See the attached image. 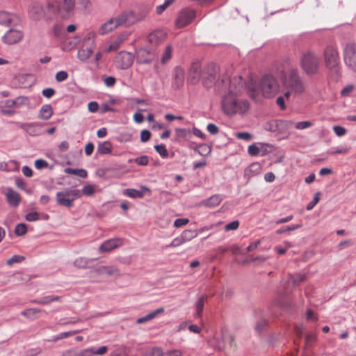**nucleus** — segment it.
Returning <instances> with one entry per match:
<instances>
[{
    "mask_svg": "<svg viewBox=\"0 0 356 356\" xmlns=\"http://www.w3.org/2000/svg\"><path fill=\"white\" fill-rule=\"evenodd\" d=\"M197 236V232L196 230L188 229L184 231L181 236L183 238L184 243L190 241L193 238H195Z\"/></svg>",
    "mask_w": 356,
    "mask_h": 356,
    "instance_id": "nucleus-40",
    "label": "nucleus"
},
{
    "mask_svg": "<svg viewBox=\"0 0 356 356\" xmlns=\"http://www.w3.org/2000/svg\"><path fill=\"white\" fill-rule=\"evenodd\" d=\"M166 34L162 30H156L149 34L147 37L148 42L152 45H158L163 42L165 39Z\"/></svg>",
    "mask_w": 356,
    "mask_h": 356,
    "instance_id": "nucleus-25",
    "label": "nucleus"
},
{
    "mask_svg": "<svg viewBox=\"0 0 356 356\" xmlns=\"http://www.w3.org/2000/svg\"><path fill=\"white\" fill-rule=\"evenodd\" d=\"M222 202V198L219 195H214L207 200H204L202 204L208 207H216Z\"/></svg>",
    "mask_w": 356,
    "mask_h": 356,
    "instance_id": "nucleus-34",
    "label": "nucleus"
},
{
    "mask_svg": "<svg viewBox=\"0 0 356 356\" xmlns=\"http://www.w3.org/2000/svg\"><path fill=\"white\" fill-rule=\"evenodd\" d=\"M26 225L23 223L17 225L15 229V233L17 236H23L26 233Z\"/></svg>",
    "mask_w": 356,
    "mask_h": 356,
    "instance_id": "nucleus-52",
    "label": "nucleus"
},
{
    "mask_svg": "<svg viewBox=\"0 0 356 356\" xmlns=\"http://www.w3.org/2000/svg\"><path fill=\"white\" fill-rule=\"evenodd\" d=\"M316 341V335L314 333L308 334L305 337V344L304 349H307L312 346L313 343Z\"/></svg>",
    "mask_w": 356,
    "mask_h": 356,
    "instance_id": "nucleus-48",
    "label": "nucleus"
},
{
    "mask_svg": "<svg viewBox=\"0 0 356 356\" xmlns=\"http://www.w3.org/2000/svg\"><path fill=\"white\" fill-rule=\"evenodd\" d=\"M195 17V12L193 9L184 8L179 12L176 19L175 24L178 28L184 27L193 20Z\"/></svg>",
    "mask_w": 356,
    "mask_h": 356,
    "instance_id": "nucleus-12",
    "label": "nucleus"
},
{
    "mask_svg": "<svg viewBox=\"0 0 356 356\" xmlns=\"http://www.w3.org/2000/svg\"><path fill=\"white\" fill-rule=\"evenodd\" d=\"M123 194L131 198H142L143 197L142 192L133 188L125 189Z\"/></svg>",
    "mask_w": 356,
    "mask_h": 356,
    "instance_id": "nucleus-42",
    "label": "nucleus"
},
{
    "mask_svg": "<svg viewBox=\"0 0 356 356\" xmlns=\"http://www.w3.org/2000/svg\"><path fill=\"white\" fill-rule=\"evenodd\" d=\"M75 0H47V8L52 13H58L62 17H69L74 8Z\"/></svg>",
    "mask_w": 356,
    "mask_h": 356,
    "instance_id": "nucleus-5",
    "label": "nucleus"
},
{
    "mask_svg": "<svg viewBox=\"0 0 356 356\" xmlns=\"http://www.w3.org/2000/svg\"><path fill=\"white\" fill-rule=\"evenodd\" d=\"M79 321V319L77 318H70L69 319L67 318H60L58 324L60 325H65L68 324H75Z\"/></svg>",
    "mask_w": 356,
    "mask_h": 356,
    "instance_id": "nucleus-55",
    "label": "nucleus"
},
{
    "mask_svg": "<svg viewBox=\"0 0 356 356\" xmlns=\"http://www.w3.org/2000/svg\"><path fill=\"white\" fill-rule=\"evenodd\" d=\"M312 126V123L309 121L299 122L295 124V127L297 129H305Z\"/></svg>",
    "mask_w": 356,
    "mask_h": 356,
    "instance_id": "nucleus-64",
    "label": "nucleus"
},
{
    "mask_svg": "<svg viewBox=\"0 0 356 356\" xmlns=\"http://www.w3.org/2000/svg\"><path fill=\"white\" fill-rule=\"evenodd\" d=\"M155 150L163 158H166L168 156V150L164 145H156L154 146Z\"/></svg>",
    "mask_w": 356,
    "mask_h": 356,
    "instance_id": "nucleus-51",
    "label": "nucleus"
},
{
    "mask_svg": "<svg viewBox=\"0 0 356 356\" xmlns=\"http://www.w3.org/2000/svg\"><path fill=\"white\" fill-rule=\"evenodd\" d=\"M23 38V33L18 30L10 29L3 37V41L8 44H14L19 42Z\"/></svg>",
    "mask_w": 356,
    "mask_h": 356,
    "instance_id": "nucleus-21",
    "label": "nucleus"
},
{
    "mask_svg": "<svg viewBox=\"0 0 356 356\" xmlns=\"http://www.w3.org/2000/svg\"><path fill=\"white\" fill-rule=\"evenodd\" d=\"M42 124L39 122L32 123H21L19 127L26 131L31 136H39L41 134L40 128L42 127Z\"/></svg>",
    "mask_w": 356,
    "mask_h": 356,
    "instance_id": "nucleus-23",
    "label": "nucleus"
},
{
    "mask_svg": "<svg viewBox=\"0 0 356 356\" xmlns=\"http://www.w3.org/2000/svg\"><path fill=\"white\" fill-rule=\"evenodd\" d=\"M42 312H44L42 309L38 308H30L22 311L21 314L29 320H34Z\"/></svg>",
    "mask_w": 356,
    "mask_h": 356,
    "instance_id": "nucleus-32",
    "label": "nucleus"
},
{
    "mask_svg": "<svg viewBox=\"0 0 356 356\" xmlns=\"http://www.w3.org/2000/svg\"><path fill=\"white\" fill-rule=\"evenodd\" d=\"M164 312V309L163 307L159 308L156 309L155 311L150 312L149 314H147L146 316L138 318L136 321V323L138 324H143L145 323H147L152 319L154 318L156 316L159 314H163Z\"/></svg>",
    "mask_w": 356,
    "mask_h": 356,
    "instance_id": "nucleus-31",
    "label": "nucleus"
},
{
    "mask_svg": "<svg viewBox=\"0 0 356 356\" xmlns=\"http://www.w3.org/2000/svg\"><path fill=\"white\" fill-rule=\"evenodd\" d=\"M60 300V297L58 296H47L43 297L40 300H34L31 302L33 303L39 304V305H48L52 302L58 301Z\"/></svg>",
    "mask_w": 356,
    "mask_h": 356,
    "instance_id": "nucleus-36",
    "label": "nucleus"
},
{
    "mask_svg": "<svg viewBox=\"0 0 356 356\" xmlns=\"http://www.w3.org/2000/svg\"><path fill=\"white\" fill-rule=\"evenodd\" d=\"M325 65L330 70L337 71L339 63V54L336 44H327L323 51Z\"/></svg>",
    "mask_w": 356,
    "mask_h": 356,
    "instance_id": "nucleus-6",
    "label": "nucleus"
},
{
    "mask_svg": "<svg viewBox=\"0 0 356 356\" xmlns=\"http://www.w3.org/2000/svg\"><path fill=\"white\" fill-rule=\"evenodd\" d=\"M88 264L89 261L83 257L77 258L74 262V266L79 268H86Z\"/></svg>",
    "mask_w": 356,
    "mask_h": 356,
    "instance_id": "nucleus-50",
    "label": "nucleus"
},
{
    "mask_svg": "<svg viewBox=\"0 0 356 356\" xmlns=\"http://www.w3.org/2000/svg\"><path fill=\"white\" fill-rule=\"evenodd\" d=\"M112 151V145L109 141H104L99 144L97 152L101 154H110Z\"/></svg>",
    "mask_w": 356,
    "mask_h": 356,
    "instance_id": "nucleus-38",
    "label": "nucleus"
},
{
    "mask_svg": "<svg viewBox=\"0 0 356 356\" xmlns=\"http://www.w3.org/2000/svg\"><path fill=\"white\" fill-rule=\"evenodd\" d=\"M275 127H271V131H279L280 133H288L289 130L293 126L291 120H276L274 122Z\"/></svg>",
    "mask_w": 356,
    "mask_h": 356,
    "instance_id": "nucleus-24",
    "label": "nucleus"
},
{
    "mask_svg": "<svg viewBox=\"0 0 356 356\" xmlns=\"http://www.w3.org/2000/svg\"><path fill=\"white\" fill-rule=\"evenodd\" d=\"M248 152L250 156H255L260 154V147L253 144L248 147Z\"/></svg>",
    "mask_w": 356,
    "mask_h": 356,
    "instance_id": "nucleus-57",
    "label": "nucleus"
},
{
    "mask_svg": "<svg viewBox=\"0 0 356 356\" xmlns=\"http://www.w3.org/2000/svg\"><path fill=\"white\" fill-rule=\"evenodd\" d=\"M132 161H134L136 163H137L139 165L145 166L148 165L149 163V159L147 156L143 155L140 156L139 157L136 158L134 160L129 159V162L131 163Z\"/></svg>",
    "mask_w": 356,
    "mask_h": 356,
    "instance_id": "nucleus-47",
    "label": "nucleus"
},
{
    "mask_svg": "<svg viewBox=\"0 0 356 356\" xmlns=\"http://www.w3.org/2000/svg\"><path fill=\"white\" fill-rule=\"evenodd\" d=\"M306 280V275L297 273L291 276V281L294 286L298 285L300 283L304 282Z\"/></svg>",
    "mask_w": 356,
    "mask_h": 356,
    "instance_id": "nucleus-43",
    "label": "nucleus"
},
{
    "mask_svg": "<svg viewBox=\"0 0 356 356\" xmlns=\"http://www.w3.org/2000/svg\"><path fill=\"white\" fill-rule=\"evenodd\" d=\"M130 34L131 33L129 31H122L118 33V35L113 36L111 38V44L106 49V51L108 53L113 51L118 50L120 48V45L128 39Z\"/></svg>",
    "mask_w": 356,
    "mask_h": 356,
    "instance_id": "nucleus-15",
    "label": "nucleus"
},
{
    "mask_svg": "<svg viewBox=\"0 0 356 356\" xmlns=\"http://www.w3.org/2000/svg\"><path fill=\"white\" fill-rule=\"evenodd\" d=\"M19 17L16 15L6 11H0V24L9 26L17 24Z\"/></svg>",
    "mask_w": 356,
    "mask_h": 356,
    "instance_id": "nucleus-22",
    "label": "nucleus"
},
{
    "mask_svg": "<svg viewBox=\"0 0 356 356\" xmlns=\"http://www.w3.org/2000/svg\"><path fill=\"white\" fill-rule=\"evenodd\" d=\"M53 108L50 104H44L40 108L38 113V118L43 120H47L53 115Z\"/></svg>",
    "mask_w": 356,
    "mask_h": 356,
    "instance_id": "nucleus-30",
    "label": "nucleus"
},
{
    "mask_svg": "<svg viewBox=\"0 0 356 356\" xmlns=\"http://www.w3.org/2000/svg\"><path fill=\"white\" fill-rule=\"evenodd\" d=\"M136 56L137 61L143 64L149 63L154 57V53L145 47H140L136 49Z\"/></svg>",
    "mask_w": 356,
    "mask_h": 356,
    "instance_id": "nucleus-18",
    "label": "nucleus"
},
{
    "mask_svg": "<svg viewBox=\"0 0 356 356\" xmlns=\"http://www.w3.org/2000/svg\"><path fill=\"white\" fill-rule=\"evenodd\" d=\"M203 70L201 69V65L200 62H193L190 67L188 74V81L195 84L197 83L200 78H202Z\"/></svg>",
    "mask_w": 356,
    "mask_h": 356,
    "instance_id": "nucleus-20",
    "label": "nucleus"
},
{
    "mask_svg": "<svg viewBox=\"0 0 356 356\" xmlns=\"http://www.w3.org/2000/svg\"><path fill=\"white\" fill-rule=\"evenodd\" d=\"M221 83L222 88L225 90H227L221 101L223 113L227 116L244 115L249 110L250 105L247 100L238 97L244 86L242 78L240 76H234L232 79L225 77L222 79Z\"/></svg>",
    "mask_w": 356,
    "mask_h": 356,
    "instance_id": "nucleus-1",
    "label": "nucleus"
},
{
    "mask_svg": "<svg viewBox=\"0 0 356 356\" xmlns=\"http://www.w3.org/2000/svg\"><path fill=\"white\" fill-rule=\"evenodd\" d=\"M70 44L71 45L72 48L76 47V46L79 44H82L81 43V38H80V35H76L75 37H73L70 39Z\"/></svg>",
    "mask_w": 356,
    "mask_h": 356,
    "instance_id": "nucleus-63",
    "label": "nucleus"
},
{
    "mask_svg": "<svg viewBox=\"0 0 356 356\" xmlns=\"http://www.w3.org/2000/svg\"><path fill=\"white\" fill-rule=\"evenodd\" d=\"M301 227V225L297 224L291 226H287L286 227H282L276 231V234H281L288 231H293Z\"/></svg>",
    "mask_w": 356,
    "mask_h": 356,
    "instance_id": "nucleus-54",
    "label": "nucleus"
},
{
    "mask_svg": "<svg viewBox=\"0 0 356 356\" xmlns=\"http://www.w3.org/2000/svg\"><path fill=\"white\" fill-rule=\"evenodd\" d=\"M108 347L102 346L101 347H90L82 350H76V356H95L103 355L108 352Z\"/></svg>",
    "mask_w": 356,
    "mask_h": 356,
    "instance_id": "nucleus-16",
    "label": "nucleus"
},
{
    "mask_svg": "<svg viewBox=\"0 0 356 356\" xmlns=\"http://www.w3.org/2000/svg\"><path fill=\"white\" fill-rule=\"evenodd\" d=\"M174 2L175 0H165L163 4L156 7V14L161 15Z\"/></svg>",
    "mask_w": 356,
    "mask_h": 356,
    "instance_id": "nucleus-44",
    "label": "nucleus"
},
{
    "mask_svg": "<svg viewBox=\"0 0 356 356\" xmlns=\"http://www.w3.org/2000/svg\"><path fill=\"white\" fill-rule=\"evenodd\" d=\"M247 88L249 96L252 99H256L259 95V91L264 97H273L280 92V87L275 77L267 74L261 79L259 87L255 83L251 81L248 84Z\"/></svg>",
    "mask_w": 356,
    "mask_h": 356,
    "instance_id": "nucleus-3",
    "label": "nucleus"
},
{
    "mask_svg": "<svg viewBox=\"0 0 356 356\" xmlns=\"http://www.w3.org/2000/svg\"><path fill=\"white\" fill-rule=\"evenodd\" d=\"M16 108H21L22 106H28L29 105V100L26 97H18L15 99Z\"/></svg>",
    "mask_w": 356,
    "mask_h": 356,
    "instance_id": "nucleus-45",
    "label": "nucleus"
},
{
    "mask_svg": "<svg viewBox=\"0 0 356 356\" xmlns=\"http://www.w3.org/2000/svg\"><path fill=\"white\" fill-rule=\"evenodd\" d=\"M68 77V74L65 71H59L56 74V80L58 82L66 80Z\"/></svg>",
    "mask_w": 356,
    "mask_h": 356,
    "instance_id": "nucleus-61",
    "label": "nucleus"
},
{
    "mask_svg": "<svg viewBox=\"0 0 356 356\" xmlns=\"http://www.w3.org/2000/svg\"><path fill=\"white\" fill-rule=\"evenodd\" d=\"M261 165L258 162L251 163L245 170V174L248 176H255L260 173Z\"/></svg>",
    "mask_w": 356,
    "mask_h": 356,
    "instance_id": "nucleus-33",
    "label": "nucleus"
},
{
    "mask_svg": "<svg viewBox=\"0 0 356 356\" xmlns=\"http://www.w3.org/2000/svg\"><path fill=\"white\" fill-rule=\"evenodd\" d=\"M81 38L82 44L95 45L96 33L94 31H86L82 35H79Z\"/></svg>",
    "mask_w": 356,
    "mask_h": 356,
    "instance_id": "nucleus-29",
    "label": "nucleus"
},
{
    "mask_svg": "<svg viewBox=\"0 0 356 356\" xmlns=\"http://www.w3.org/2000/svg\"><path fill=\"white\" fill-rule=\"evenodd\" d=\"M185 74L184 71L181 67H176L174 70V80L172 86L174 88H179L184 83Z\"/></svg>",
    "mask_w": 356,
    "mask_h": 356,
    "instance_id": "nucleus-27",
    "label": "nucleus"
},
{
    "mask_svg": "<svg viewBox=\"0 0 356 356\" xmlns=\"http://www.w3.org/2000/svg\"><path fill=\"white\" fill-rule=\"evenodd\" d=\"M184 243V241L180 235L179 237L174 238L172 241V242L169 245H168L166 247L176 248V247L180 246L181 245H182Z\"/></svg>",
    "mask_w": 356,
    "mask_h": 356,
    "instance_id": "nucleus-59",
    "label": "nucleus"
},
{
    "mask_svg": "<svg viewBox=\"0 0 356 356\" xmlns=\"http://www.w3.org/2000/svg\"><path fill=\"white\" fill-rule=\"evenodd\" d=\"M81 197V192L78 189H65L56 193V202L58 204L70 208L73 202Z\"/></svg>",
    "mask_w": 356,
    "mask_h": 356,
    "instance_id": "nucleus-8",
    "label": "nucleus"
},
{
    "mask_svg": "<svg viewBox=\"0 0 356 356\" xmlns=\"http://www.w3.org/2000/svg\"><path fill=\"white\" fill-rule=\"evenodd\" d=\"M64 172L66 174L74 175L82 178H86L88 175L87 171L84 169H73L70 168H66L64 170Z\"/></svg>",
    "mask_w": 356,
    "mask_h": 356,
    "instance_id": "nucleus-39",
    "label": "nucleus"
},
{
    "mask_svg": "<svg viewBox=\"0 0 356 356\" xmlns=\"http://www.w3.org/2000/svg\"><path fill=\"white\" fill-rule=\"evenodd\" d=\"M95 45H86L82 44L80 49L78 51L77 57L81 61L87 60L92 55Z\"/></svg>",
    "mask_w": 356,
    "mask_h": 356,
    "instance_id": "nucleus-26",
    "label": "nucleus"
},
{
    "mask_svg": "<svg viewBox=\"0 0 356 356\" xmlns=\"http://www.w3.org/2000/svg\"><path fill=\"white\" fill-rule=\"evenodd\" d=\"M120 26H127L122 12L103 23L98 29V33L101 35H104L113 31Z\"/></svg>",
    "mask_w": 356,
    "mask_h": 356,
    "instance_id": "nucleus-7",
    "label": "nucleus"
},
{
    "mask_svg": "<svg viewBox=\"0 0 356 356\" xmlns=\"http://www.w3.org/2000/svg\"><path fill=\"white\" fill-rule=\"evenodd\" d=\"M172 47L170 46H167L165 49V51L163 54L161 58V63L163 64L166 63L172 57Z\"/></svg>",
    "mask_w": 356,
    "mask_h": 356,
    "instance_id": "nucleus-49",
    "label": "nucleus"
},
{
    "mask_svg": "<svg viewBox=\"0 0 356 356\" xmlns=\"http://www.w3.org/2000/svg\"><path fill=\"white\" fill-rule=\"evenodd\" d=\"M79 332H80L79 330H72V331H68V332H60L58 335L54 336L51 341H57L59 340H62L63 339L74 336L76 334L79 333Z\"/></svg>",
    "mask_w": 356,
    "mask_h": 356,
    "instance_id": "nucleus-41",
    "label": "nucleus"
},
{
    "mask_svg": "<svg viewBox=\"0 0 356 356\" xmlns=\"http://www.w3.org/2000/svg\"><path fill=\"white\" fill-rule=\"evenodd\" d=\"M207 296L205 295H203L197 301V302L195 304V310H196L195 316L199 318V317L202 316L204 306V304L207 302Z\"/></svg>",
    "mask_w": 356,
    "mask_h": 356,
    "instance_id": "nucleus-35",
    "label": "nucleus"
},
{
    "mask_svg": "<svg viewBox=\"0 0 356 356\" xmlns=\"http://www.w3.org/2000/svg\"><path fill=\"white\" fill-rule=\"evenodd\" d=\"M29 17L34 20H40L44 16V10L40 3L32 2L28 7Z\"/></svg>",
    "mask_w": 356,
    "mask_h": 356,
    "instance_id": "nucleus-17",
    "label": "nucleus"
},
{
    "mask_svg": "<svg viewBox=\"0 0 356 356\" xmlns=\"http://www.w3.org/2000/svg\"><path fill=\"white\" fill-rule=\"evenodd\" d=\"M97 272L99 274L106 275L118 274V270L116 268L111 266H101L97 269Z\"/></svg>",
    "mask_w": 356,
    "mask_h": 356,
    "instance_id": "nucleus-37",
    "label": "nucleus"
},
{
    "mask_svg": "<svg viewBox=\"0 0 356 356\" xmlns=\"http://www.w3.org/2000/svg\"><path fill=\"white\" fill-rule=\"evenodd\" d=\"M238 226L239 222L238 220H234L227 224L225 227V230L227 232L231 230H236L238 228Z\"/></svg>",
    "mask_w": 356,
    "mask_h": 356,
    "instance_id": "nucleus-60",
    "label": "nucleus"
},
{
    "mask_svg": "<svg viewBox=\"0 0 356 356\" xmlns=\"http://www.w3.org/2000/svg\"><path fill=\"white\" fill-rule=\"evenodd\" d=\"M133 61V54L124 51L119 52L114 60L116 67L122 70L129 67L132 65Z\"/></svg>",
    "mask_w": 356,
    "mask_h": 356,
    "instance_id": "nucleus-14",
    "label": "nucleus"
},
{
    "mask_svg": "<svg viewBox=\"0 0 356 356\" xmlns=\"http://www.w3.org/2000/svg\"><path fill=\"white\" fill-rule=\"evenodd\" d=\"M221 337L222 341L218 340L216 337H213V339L211 341V344L216 348L218 350L225 349V348H234L236 344L234 343V339L232 334L229 332V331L223 327L221 330Z\"/></svg>",
    "mask_w": 356,
    "mask_h": 356,
    "instance_id": "nucleus-9",
    "label": "nucleus"
},
{
    "mask_svg": "<svg viewBox=\"0 0 356 356\" xmlns=\"http://www.w3.org/2000/svg\"><path fill=\"white\" fill-rule=\"evenodd\" d=\"M238 139H241L245 141H250L252 138V136L248 132H238L236 134Z\"/></svg>",
    "mask_w": 356,
    "mask_h": 356,
    "instance_id": "nucleus-58",
    "label": "nucleus"
},
{
    "mask_svg": "<svg viewBox=\"0 0 356 356\" xmlns=\"http://www.w3.org/2000/svg\"><path fill=\"white\" fill-rule=\"evenodd\" d=\"M127 26H130L140 22L143 21L149 15V9L147 8H142L138 11L127 10L122 11Z\"/></svg>",
    "mask_w": 356,
    "mask_h": 356,
    "instance_id": "nucleus-10",
    "label": "nucleus"
},
{
    "mask_svg": "<svg viewBox=\"0 0 356 356\" xmlns=\"http://www.w3.org/2000/svg\"><path fill=\"white\" fill-rule=\"evenodd\" d=\"M344 63L347 67L356 72V45L348 44L343 51Z\"/></svg>",
    "mask_w": 356,
    "mask_h": 356,
    "instance_id": "nucleus-13",
    "label": "nucleus"
},
{
    "mask_svg": "<svg viewBox=\"0 0 356 356\" xmlns=\"http://www.w3.org/2000/svg\"><path fill=\"white\" fill-rule=\"evenodd\" d=\"M284 90L286 101L291 95H300L305 92L306 83L300 76L296 68H289L286 72H282L279 76Z\"/></svg>",
    "mask_w": 356,
    "mask_h": 356,
    "instance_id": "nucleus-2",
    "label": "nucleus"
},
{
    "mask_svg": "<svg viewBox=\"0 0 356 356\" xmlns=\"http://www.w3.org/2000/svg\"><path fill=\"white\" fill-rule=\"evenodd\" d=\"M218 72V67L213 63L207 65L204 68L202 75V81L204 87L209 88L214 85Z\"/></svg>",
    "mask_w": 356,
    "mask_h": 356,
    "instance_id": "nucleus-11",
    "label": "nucleus"
},
{
    "mask_svg": "<svg viewBox=\"0 0 356 356\" xmlns=\"http://www.w3.org/2000/svg\"><path fill=\"white\" fill-rule=\"evenodd\" d=\"M55 90L51 88H45L42 91V95L47 99L51 98L55 95Z\"/></svg>",
    "mask_w": 356,
    "mask_h": 356,
    "instance_id": "nucleus-62",
    "label": "nucleus"
},
{
    "mask_svg": "<svg viewBox=\"0 0 356 356\" xmlns=\"http://www.w3.org/2000/svg\"><path fill=\"white\" fill-rule=\"evenodd\" d=\"M87 196H91L95 193V186L91 184L86 185L83 186L81 194Z\"/></svg>",
    "mask_w": 356,
    "mask_h": 356,
    "instance_id": "nucleus-56",
    "label": "nucleus"
},
{
    "mask_svg": "<svg viewBox=\"0 0 356 356\" xmlns=\"http://www.w3.org/2000/svg\"><path fill=\"white\" fill-rule=\"evenodd\" d=\"M123 244V240L120 238H113L104 241L99 248L100 253L111 252L120 247Z\"/></svg>",
    "mask_w": 356,
    "mask_h": 356,
    "instance_id": "nucleus-19",
    "label": "nucleus"
},
{
    "mask_svg": "<svg viewBox=\"0 0 356 356\" xmlns=\"http://www.w3.org/2000/svg\"><path fill=\"white\" fill-rule=\"evenodd\" d=\"M25 259L24 257L21 255H14L6 261L8 266H12L15 263H20Z\"/></svg>",
    "mask_w": 356,
    "mask_h": 356,
    "instance_id": "nucleus-53",
    "label": "nucleus"
},
{
    "mask_svg": "<svg viewBox=\"0 0 356 356\" xmlns=\"http://www.w3.org/2000/svg\"><path fill=\"white\" fill-rule=\"evenodd\" d=\"M300 64L303 72L308 76L316 74L320 67L319 58L312 51L303 53L300 58Z\"/></svg>",
    "mask_w": 356,
    "mask_h": 356,
    "instance_id": "nucleus-4",
    "label": "nucleus"
},
{
    "mask_svg": "<svg viewBox=\"0 0 356 356\" xmlns=\"http://www.w3.org/2000/svg\"><path fill=\"white\" fill-rule=\"evenodd\" d=\"M6 197L10 206L17 207L21 201L20 195L18 193L13 190L12 188H9L7 190L6 193Z\"/></svg>",
    "mask_w": 356,
    "mask_h": 356,
    "instance_id": "nucleus-28",
    "label": "nucleus"
},
{
    "mask_svg": "<svg viewBox=\"0 0 356 356\" xmlns=\"http://www.w3.org/2000/svg\"><path fill=\"white\" fill-rule=\"evenodd\" d=\"M163 352L161 348L154 347L147 350L144 356H163Z\"/></svg>",
    "mask_w": 356,
    "mask_h": 356,
    "instance_id": "nucleus-46",
    "label": "nucleus"
}]
</instances>
